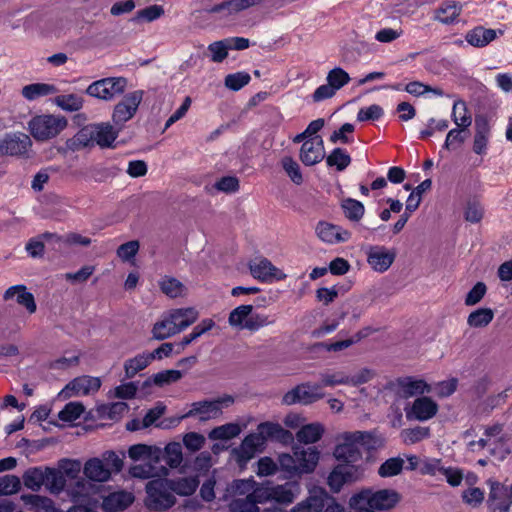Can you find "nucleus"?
<instances>
[{
	"label": "nucleus",
	"instance_id": "38",
	"mask_svg": "<svg viewBox=\"0 0 512 512\" xmlns=\"http://www.w3.org/2000/svg\"><path fill=\"white\" fill-rule=\"evenodd\" d=\"M451 118L454 124L462 129H468L472 124V116L468 110L467 104L461 99L454 101Z\"/></svg>",
	"mask_w": 512,
	"mask_h": 512
},
{
	"label": "nucleus",
	"instance_id": "62",
	"mask_svg": "<svg viewBox=\"0 0 512 512\" xmlns=\"http://www.w3.org/2000/svg\"><path fill=\"white\" fill-rule=\"evenodd\" d=\"M20 478L15 475H4L0 477V495H12L20 490Z\"/></svg>",
	"mask_w": 512,
	"mask_h": 512
},
{
	"label": "nucleus",
	"instance_id": "17",
	"mask_svg": "<svg viewBox=\"0 0 512 512\" xmlns=\"http://www.w3.org/2000/svg\"><path fill=\"white\" fill-rule=\"evenodd\" d=\"M249 269L251 275L262 282L279 281L286 278V274L266 258H255L251 260Z\"/></svg>",
	"mask_w": 512,
	"mask_h": 512
},
{
	"label": "nucleus",
	"instance_id": "63",
	"mask_svg": "<svg viewBox=\"0 0 512 512\" xmlns=\"http://www.w3.org/2000/svg\"><path fill=\"white\" fill-rule=\"evenodd\" d=\"M430 430L427 427H415L405 429L401 432V437L406 444L417 443L429 436Z\"/></svg>",
	"mask_w": 512,
	"mask_h": 512
},
{
	"label": "nucleus",
	"instance_id": "14",
	"mask_svg": "<svg viewBox=\"0 0 512 512\" xmlns=\"http://www.w3.org/2000/svg\"><path fill=\"white\" fill-rule=\"evenodd\" d=\"M94 486L86 480H78L73 491L76 504L68 512H98V500L90 496Z\"/></svg>",
	"mask_w": 512,
	"mask_h": 512
},
{
	"label": "nucleus",
	"instance_id": "22",
	"mask_svg": "<svg viewBox=\"0 0 512 512\" xmlns=\"http://www.w3.org/2000/svg\"><path fill=\"white\" fill-rule=\"evenodd\" d=\"M294 454L296 456L298 475L308 474L315 470L320 452L316 447H294Z\"/></svg>",
	"mask_w": 512,
	"mask_h": 512
},
{
	"label": "nucleus",
	"instance_id": "16",
	"mask_svg": "<svg viewBox=\"0 0 512 512\" xmlns=\"http://www.w3.org/2000/svg\"><path fill=\"white\" fill-rule=\"evenodd\" d=\"M396 252L385 246L374 245L367 250V263L378 273L386 272L393 264Z\"/></svg>",
	"mask_w": 512,
	"mask_h": 512
},
{
	"label": "nucleus",
	"instance_id": "54",
	"mask_svg": "<svg viewBox=\"0 0 512 512\" xmlns=\"http://www.w3.org/2000/svg\"><path fill=\"white\" fill-rule=\"evenodd\" d=\"M341 206L345 217L350 221L358 222L362 219L365 212L364 205L360 201L352 198L344 199Z\"/></svg>",
	"mask_w": 512,
	"mask_h": 512
},
{
	"label": "nucleus",
	"instance_id": "41",
	"mask_svg": "<svg viewBox=\"0 0 512 512\" xmlns=\"http://www.w3.org/2000/svg\"><path fill=\"white\" fill-rule=\"evenodd\" d=\"M128 410V404L122 401L103 404L97 408V412L102 418L113 421L120 420L128 412Z\"/></svg>",
	"mask_w": 512,
	"mask_h": 512
},
{
	"label": "nucleus",
	"instance_id": "60",
	"mask_svg": "<svg viewBox=\"0 0 512 512\" xmlns=\"http://www.w3.org/2000/svg\"><path fill=\"white\" fill-rule=\"evenodd\" d=\"M326 81L338 91L350 81L349 74L340 67H335L327 74Z\"/></svg>",
	"mask_w": 512,
	"mask_h": 512
},
{
	"label": "nucleus",
	"instance_id": "21",
	"mask_svg": "<svg viewBox=\"0 0 512 512\" xmlns=\"http://www.w3.org/2000/svg\"><path fill=\"white\" fill-rule=\"evenodd\" d=\"M264 448L261 436L255 433L248 434L238 448L233 450L236 460L240 464H246L257 452Z\"/></svg>",
	"mask_w": 512,
	"mask_h": 512
},
{
	"label": "nucleus",
	"instance_id": "26",
	"mask_svg": "<svg viewBox=\"0 0 512 512\" xmlns=\"http://www.w3.org/2000/svg\"><path fill=\"white\" fill-rule=\"evenodd\" d=\"M132 492L120 490L115 491L103 498L102 508L106 512H119L128 508L134 502Z\"/></svg>",
	"mask_w": 512,
	"mask_h": 512
},
{
	"label": "nucleus",
	"instance_id": "39",
	"mask_svg": "<svg viewBox=\"0 0 512 512\" xmlns=\"http://www.w3.org/2000/svg\"><path fill=\"white\" fill-rule=\"evenodd\" d=\"M151 362L152 359L149 352L138 354L135 357L126 360L124 363L125 377L128 379L133 378L137 373L149 366Z\"/></svg>",
	"mask_w": 512,
	"mask_h": 512
},
{
	"label": "nucleus",
	"instance_id": "43",
	"mask_svg": "<svg viewBox=\"0 0 512 512\" xmlns=\"http://www.w3.org/2000/svg\"><path fill=\"white\" fill-rule=\"evenodd\" d=\"M54 104L66 112H76L83 108L84 98L78 94H62L54 98Z\"/></svg>",
	"mask_w": 512,
	"mask_h": 512
},
{
	"label": "nucleus",
	"instance_id": "47",
	"mask_svg": "<svg viewBox=\"0 0 512 512\" xmlns=\"http://www.w3.org/2000/svg\"><path fill=\"white\" fill-rule=\"evenodd\" d=\"M242 431L241 426L238 423H226L224 425L213 428L208 438L210 440H223L227 441L237 437Z\"/></svg>",
	"mask_w": 512,
	"mask_h": 512
},
{
	"label": "nucleus",
	"instance_id": "9",
	"mask_svg": "<svg viewBox=\"0 0 512 512\" xmlns=\"http://www.w3.org/2000/svg\"><path fill=\"white\" fill-rule=\"evenodd\" d=\"M364 470L361 464L336 465L330 472L327 483L333 492H339L346 483H352L360 480Z\"/></svg>",
	"mask_w": 512,
	"mask_h": 512
},
{
	"label": "nucleus",
	"instance_id": "29",
	"mask_svg": "<svg viewBox=\"0 0 512 512\" xmlns=\"http://www.w3.org/2000/svg\"><path fill=\"white\" fill-rule=\"evenodd\" d=\"M159 463L153 461H144L143 463L132 465L129 468V474L138 479H151L159 476H167L168 469L164 466L158 467Z\"/></svg>",
	"mask_w": 512,
	"mask_h": 512
},
{
	"label": "nucleus",
	"instance_id": "61",
	"mask_svg": "<svg viewBox=\"0 0 512 512\" xmlns=\"http://www.w3.org/2000/svg\"><path fill=\"white\" fill-rule=\"evenodd\" d=\"M84 412V406L79 402H70L59 412L58 417L64 422L77 420Z\"/></svg>",
	"mask_w": 512,
	"mask_h": 512
},
{
	"label": "nucleus",
	"instance_id": "10",
	"mask_svg": "<svg viewBox=\"0 0 512 512\" xmlns=\"http://www.w3.org/2000/svg\"><path fill=\"white\" fill-rule=\"evenodd\" d=\"M325 396L321 384L303 383L288 391L283 396V402L286 405L311 404Z\"/></svg>",
	"mask_w": 512,
	"mask_h": 512
},
{
	"label": "nucleus",
	"instance_id": "42",
	"mask_svg": "<svg viewBox=\"0 0 512 512\" xmlns=\"http://www.w3.org/2000/svg\"><path fill=\"white\" fill-rule=\"evenodd\" d=\"M372 505L374 507V511L376 510H386L394 507V505L398 502V494L391 490H379L376 492H372Z\"/></svg>",
	"mask_w": 512,
	"mask_h": 512
},
{
	"label": "nucleus",
	"instance_id": "8",
	"mask_svg": "<svg viewBox=\"0 0 512 512\" xmlns=\"http://www.w3.org/2000/svg\"><path fill=\"white\" fill-rule=\"evenodd\" d=\"M126 86L127 80L124 77H107L92 82L85 92L90 97L111 101L122 94Z\"/></svg>",
	"mask_w": 512,
	"mask_h": 512
},
{
	"label": "nucleus",
	"instance_id": "34",
	"mask_svg": "<svg viewBox=\"0 0 512 512\" xmlns=\"http://www.w3.org/2000/svg\"><path fill=\"white\" fill-rule=\"evenodd\" d=\"M400 393L403 397H413L416 395L424 396V393L430 392V386L422 379L411 377L403 378L398 381Z\"/></svg>",
	"mask_w": 512,
	"mask_h": 512
},
{
	"label": "nucleus",
	"instance_id": "24",
	"mask_svg": "<svg viewBox=\"0 0 512 512\" xmlns=\"http://www.w3.org/2000/svg\"><path fill=\"white\" fill-rule=\"evenodd\" d=\"M5 301L15 300L17 304L23 306L30 314L37 310L35 298L25 285H14L9 287L3 294Z\"/></svg>",
	"mask_w": 512,
	"mask_h": 512
},
{
	"label": "nucleus",
	"instance_id": "59",
	"mask_svg": "<svg viewBox=\"0 0 512 512\" xmlns=\"http://www.w3.org/2000/svg\"><path fill=\"white\" fill-rule=\"evenodd\" d=\"M328 166H335L339 171L344 170L351 162V157L345 150L335 148L326 158Z\"/></svg>",
	"mask_w": 512,
	"mask_h": 512
},
{
	"label": "nucleus",
	"instance_id": "2",
	"mask_svg": "<svg viewBox=\"0 0 512 512\" xmlns=\"http://www.w3.org/2000/svg\"><path fill=\"white\" fill-rule=\"evenodd\" d=\"M467 446L472 452L486 450L496 459L504 460L512 452V439L501 425L495 424L486 427L482 436L478 440L469 441Z\"/></svg>",
	"mask_w": 512,
	"mask_h": 512
},
{
	"label": "nucleus",
	"instance_id": "19",
	"mask_svg": "<svg viewBox=\"0 0 512 512\" xmlns=\"http://www.w3.org/2000/svg\"><path fill=\"white\" fill-rule=\"evenodd\" d=\"M101 381L97 377L82 376L75 378L61 391L64 397L84 396L99 390Z\"/></svg>",
	"mask_w": 512,
	"mask_h": 512
},
{
	"label": "nucleus",
	"instance_id": "36",
	"mask_svg": "<svg viewBox=\"0 0 512 512\" xmlns=\"http://www.w3.org/2000/svg\"><path fill=\"white\" fill-rule=\"evenodd\" d=\"M262 1L263 0H229L214 6L211 11L228 16L257 5Z\"/></svg>",
	"mask_w": 512,
	"mask_h": 512
},
{
	"label": "nucleus",
	"instance_id": "4",
	"mask_svg": "<svg viewBox=\"0 0 512 512\" xmlns=\"http://www.w3.org/2000/svg\"><path fill=\"white\" fill-rule=\"evenodd\" d=\"M233 403L234 398L231 395L193 402L182 415L173 420V425H178L186 418H195L200 422L217 419L223 414V410L230 407Z\"/></svg>",
	"mask_w": 512,
	"mask_h": 512
},
{
	"label": "nucleus",
	"instance_id": "25",
	"mask_svg": "<svg viewBox=\"0 0 512 512\" xmlns=\"http://www.w3.org/2000/svg\"><path fill=\"white\" fill-rule=\"evenodd\" d=\"M502 30H495L485 28L483 26H476L467 31L465 40L468 44L476 48H482L494 41L499 35H502Z\"/></svg>",
	"mask_w": 512,
	"mask_h": 512
},
{
	"label": "nucleus",
	"instance_id": "27",
	"mask_svg": "<svg viewBox=\"0 0 512 512\" xmlns=\"http://www.w3.org/2000/svg\"><path fill=\"white\" fill-rule=\"evenodd\" d=\"M128 456L133 461H153L160 463L162 460V449L154 445L135 444L128 450Z\"/></svg>",
	"mask_w": 512,
	"mask_h": 512
},
{
	"label": "nucleus",
	"instance_id": "55",
	"mask_svg": "<svg viewBox=\"0 0 512 512\" xmlns=\"http://www.w3.org/2000/svg\"><path fill=\"white\" fill-rule=\"evenodd\" d=\"M321 386L334 387L336 385H349V375L344 371L329 370L321 373Z\"/></svg>",
	"mask_w": 512,
	"mask_h": 512
},
{
	"label": "nucleus",
	"instance_id": "23",
	"mask_svg": "<svg viewBox=\"0 0 512 512\" xmlns=\"http://www.w3.org/2000/svg\"><path fill=\"white\" fill-rule=\"evenodd\" d=\"M328 494L323 488H313L309 496L294 506L290 512H320L326 505Z\"/></svg>",
	"mask_w": 512,
	"mask_h": 512
},
{
	"label": "nucleus",
	"instance_id": "51",
	"mask_svg": "<svg viewBox=\"0 0 512 512\" xmlns=\"http://www.w3.org/2000/svg\"><path fill=\"white\" fill-rule=\"evenodd\" d=\"M161 291L170 298L181 297L186 293V287L176 278L165 276L161 279Z\"/></svg>",
	"mask_w": 512,
	"mask_h": 512
},
{
	"label": "nucleus",
	"instance_id": "15",
	"mask_svg": "<svg viewBox=\"0 0 512 512\" xmlns=\"http://www.w3.org/2000/svg\"><path fill=\"white\" fill-rule=\"evenodd\" d=\"M315 232L322 242L330 245L348 242L352 237L349 230L326 221H320L316 225Z\"/></svg>",
	"mask_w": 512,
	"mask_h": 512
},
{
	"label": "nucleus",
	"instance_id": "20",
	"mask_svg": "<svg viewBox=\"0 0 512 512\" xmlns=\"http://www.w3.org/2000/svg\"><path fill=\"white\" fill-rule=\"evenodd\" d=\"M324 157V143L320 136H315L304 141L300 149V160L304 165H315L321 162Z\"/></svg>",
	"mask_w": 512,
	"mask_h": 512
},
{
	"label": "nucleus",
	"instance_id": "12",
	"mask_svg": "<svg viewBox=\"0 0 512 512\" xmlns=\"http://www.w3.org/2000/svg\"><path fill=\"white\" fill-rule=\"evenodd\" d=\"M438 409V404L432 398L420 396L405 407V413L408 420L424 422L432 419Z\"/></svg>",
	"mask_w": 512,
	"mask_h": 512
},
{
	"label": "nucleus",
	"instance_id": "40",
	"mask_svg": "<svg viewBox=\"0 0 512 512\" xmlns=\"http://www.w3.org/2000/svg\"><path fill=\"white\" fill-rule=\"evenodd\" d=\"M171 491L174 495L179 496H190L192 495L197 487L199 481L196 477H183L178 479H170Z\"/></svg>",
	"mask_w": 512,
	"mask_h": 512
},
{
	"label": "nucleus",
	"instance_id": "6",
	"mask_svg": "<svg viewBox=\"0 0 512 512\" xmlns=\"http://www.w3.org/2000/svg\"><path fill=\"white\" fill-rule=\"evenodd\" d=\"M68 125L62 115L41 114L28 122V129L37 141H46L59 135Z\"/></svg>",
	"mask_w": 512,
	"mask_h": 512
},
{
	"label": "nucleus",
	"instance_id": "46",
	"mask_svg": "<svg viewBox=\"0 0 512 512\" xmlns=\"http://www.w3.org/2000/svg\"><path fill=\"white\" fill-rule=\"evenodd\" d=\"M254 310L252 305H240L229 313L228 323L237 330H245L250 313Z\"/></svg>",
	"mask_w": 512,
	"mask_h": 512
},
{
	"label": "nucleus",
	"instance_id": "7",
	"mask_svg": "<svg viewBox=\"0 0 512 512\" xmlns=\"http://www.w3.org/2000/svg\"><path fill=\"white\" fill-rule=\"evenodd\" d=\"M117 131L109 123H97L83 127L76 135L78 145L87 147L97 144L110 147L117 137Z\"/></svg>",
	"mask_w": 512,
	"mask_h": 512
},
{
	"label": "nucleus",
	"instance_id": "3",
	"mask_svg": "<svg viewBox=\"0 0 512 512\" xmlns=\"http://www.w3.org/2000/svg\"><path fill=\"white\" fill-rule=\"evenodd\" d=\"M177 502L170 479L156 478L145 485L144 507L148 512H168Z\"/></svg>",
	"mask_w": 512,
	"mask_h": 512
},
{
	"label": "nucleus",
	"instance_id": "49",
	"mask_svg": "<svg viewBox=\"0 0 512 512\" xmlns=\"http://www.w3.org/2000/svg\"><path fill=\"white\" fill-rule=\"evenodd\" d=\"M493 318L494 312L491 308H479L469 314L467 324L473 328H482L488 326Z\"/></svg>",
	"mask_w": 512,
	"mask_h": 512
},
{
	"label": "nucleus",
	"instance_id": "30",
	"mask_svg": "<svg viewBox=\"0 0 512 512\" xmlns=\"http://www.w3.org/2000/svg\"><path fill=\"white\" fill-rule=\"evenodd\" d=\"M463 6L456 1H445L436 10L434 20L442 24H453L457 21L462 12Z\"/></svg>",
	"mask_w": 512,
	"mask_h": 512
},
{
	"label": "nucleus",
	"instance_id": "56",
	"mask_svg": "<svg viewBox=\"0 0 512 512\" xmlns=\"http://www.w3.org/2000/svg\"><path fill=\"white\" fill-rule=\"evenodd\" d=\"M275 319L264 313L254 312L250 313L249 319L245 325V330L256 332L259 329L274 324Z\"/></svg>",
	"mask_w": 512,
	"mask_h": 512
},
{
	"label": "nucleus",
	"instance_id": "44",
	"mask_svg": "<svg viewBox=\"0 0 512 512\" xmlns=\"http://www.w3.org/2000/svg\"><path fill=\"white\" fill-rule=\"evenodd\" d=\"M46 468L33 467L29 468L23 474V483L25 487L32 491H39L45 484Z\"/></svg>",
	"mask_w": 512,
	"mask_h": 512
},
{
	"label": "nucleus",
	"instance_id": "53",
	"mask_svg": "<svg viewBox=\"0 0 512 512\" xmlns=\"http://www.w3.org/2000/svg\"><path fill=\"white\" fill-rule=\"evenodd\" d=\"M163 452L162 458L170 468H177L183 460L182 446L178 442L168 443Z\"/></svg>",
	"mask_w": 512,
	"mask_h": 512
},
{
	"label": "nucleus",
	"instance_id": "31",
	"mask_svg": "<svg viewBox=\"0 0 512 512\" xmlns=\"http://www.w3.org/2000/svg\"><path fill=\"white\" fill-rule=\"evenodd\" d=\"M21 500L25 508L30 512H62L54 506L51 499L44 496L23 494Z\"/></svg>",
	"mask_w": 512,
	"mask_h": 512
},
{
	"label": "nucleus",
	"instance_id": "13",
	"mask_svg": "<svg viewBox=\"0 0 512 512\" xmlns=\"http://www.w3.org/2000/svg\"><path fill=\"white\" fill-rule=\"evenodd\" d=\"M32 146L30 137L23 132H11L0 141V152L9 156H24Z\"/></svg>",
	"mask_w": 512,
	"mask_h": 512
},
{
	"label": "nucleus",
	"instance_id": "28",
	"mask_svg": "<svg viewBox=\"0 0 512 512\" xmlns=\"http://www.w3.org/2000/svg\"><path fill=\"white\" fill-rule=\"evenodd\" d=\"M256 434L261 436L264 445L267 440L286 442L292 438L289 431L285 430L280 424L273 422L260 423L257 427Z\"/></svg>",
	"mask_w": 512,
	"mask_h": 512
},
{
	"label": "nucleus",
	"instance_id": "48",
	"mask_svg": "<svg viewBox=\"0 0 512 512\" xmlns=\"http://www.w3.org/2000/svg\"><path fill=\"white\" fill-rule=\"evenodd\" d=\"M255 491L246 497H237L233 499L229 505L231 512H259L257 506L258 498L255 496Z\"/></svg>",
	"mask_w": 512,
	"mask_h": 512
},
{
	"label": "nucleus",
	"instance_id": "18",
	"mask_svg": "<svg viewBox=\"0 0 512 512\" xmlns=\"http://www.w3.org/2000/svg\"><path fill=\"white\" fill-rule=\"evenodd\" d=\"M487 504L490 512H508L512 505L511 490L498 482H490Z\"/></svg>",
	"mask_w": 512,
	"mask_h": 512
},
{
	"label": "nucleus",
	"instance_id": "58",
	"mask_svg": "<svg viewBox=\"0 0 512 512\" xmlns=\"http://www.w3.org/2000/svg\"><path fill=\"white\" fill-rule=\"evenodd\" d=\"M138 391V385L134 382L123 383L108 392L110 399L119 398L122 400L133 399Z\"/></svg>",
	"mask_w": 512,
	"mask_h": 512
},
{
	"label": "nucleus",
	"instance_id": "57",
	"mask_svg": "<svg viewBox=\"0 0 512 512\" xmlns=\"http://www.w3.org/2000/svg\"><path fill=\"white\" fill-rule=\"evenodd\" d=\"M44 485L51 493H59L65 486V479L59 471L46 468Z\"/></svg>",
	"mask_w": 512,
	"mask_h": 512
},
{
	"label": "nucleus",
	"instance_id": "52",
	"mask_svg": "<svg viewBox=\"0 0 512 512\" xmlns=\"http://www.w3.org/2000/svg\"><path fill=\"white\" fill-rule=\"evenodd\" d=\"M261 484H258L253 478L234 480L229 486V491L234 496H250L254 490H257Z\"/></svg>",
	"mask_w": 512,
	"mask_h": 512
},
{
	"label": "nucleus",
	"instance_id": "1",
	"mask_svg": "<svg viewBox=\"0 0 512 512\" xmlns=\"http://www.w3.org/2000/svg\"><path fill=\"white\" fill-rule=\"evenodd\" d=\"M374 436L368 431L344 432L337 438L334 457L345 464H360L362 451L374 446Z\"/></svg>",
	"mask_w": 512,
	"mask_h": 512
},
{
	"label": "nucleus",
	"instance_id": "45",
	"mask_svg": "<svg viewBox=\"0 0 512 512\" xmlns=\"http://www.w3.org/2000/svg\"><path fill=\"white\" fill-rule=\"evenodd\" d=\"M324 432L320 423L302 425L296 434L297 440L301 443L312 444L317 442Z\"/></svg>",
	"mask_w": 512,
	"mask_h": 512
},
{
	"label": "nucleus",
	"instance_id": "64",
	"mask_svg": "<svg viewBox=\"0 0 512 512\" xmlns=\"http://www.w3.org/2000/svg\"><path fill=\"white\" fill-rule=\"evenodd\" d=\"M251 80V77L246 72H237L229 74L225 78V86L233 91H238L247 85Z\"/></svg>",
	"mask_w": 512,
	"mask_h": 512
},
{
	"label": "nucleus",
	"instance_id": "5",
	"mask_svg": "<svg viewBox=\"0 0 512 512\" xmlns=\"http://www.w3.org/2000/svg\"><path fill=\"white\" fill-rule=\"evenodd\" d=\"M300 493L301 486L297 481H288L283 484L267 481L259 486L255 491V496L260 503L273 501L278 504L289 505Z\"/></svg>",
	"mask_w": 512,
	"mask_h": 512
},
{
	"label": "nucleus",
	"instance_id": "35",
	"mask_svg": "<svg viewBox=\"0 0 512 512\" xmlns=\"http://www.w3.org/2000/svg\"><path fill=\"white\" fill-rule=\"evenodd\" d=\"M85 476L95 482H106L111 475L104 461L100 458H92L84 465Z\"/></svg>",
	"mask_w": 512,
	"mask_h": 512
},
{
	"label": "nucleus",
	"instance_id": "50",
	"mask_svg": "<svg viewBox=\"0 0 512 512\" xmlns=\"http://www.w3.org/2000/svg\"><path fill=\"white\" fill-rule=\"evenodd\" d=\"M372 491L363 490L350 499V506L354 512H375L372 505Z\"/></svg>",
	"mask_w": 512,
	"mask_h": 512
},
{
	"label": "nucleus",
	"instance_id": "33",
	"mask_svg": "<svg viewBox=\"0 0 512 512\" xmlns=\"http://www.w3.org/2000/svg\"><path fill=\"white\" fill-rule=\"evenodd\" d=\"M152 336L156 340H164L179 333L175 322L171 319L168 312H165L153 325Z\"/></svg>",
	"mask_w": 512,
	"mask_h": 512
},
{
	"label": "nucleus",
	"instance_id": "11",
	"mask_svg": "<svg viewBox=\"0 0 512 512\" xmlns=\"http://www.w3.org/2000/svg\"><path fill=\"white\" fill-rule=\"evenodd\" d=\"M144 92L142 90L132 91L115 106L113 111V121L116 125H122L130 120L136 113L142 102Z\"/></svg>",
	"mask_w": 512,
	"mask_h": 512
},
{
	"label": "nucleus",
	"instance_id": "32",
	"mask_svg": "<svg viewBox=\"0 0 512 512\" xmlns=\"http://www.w3.org/2000/svg\"><path fill=\"white\" fill-rule=\"evenodd\" d=\"M179 333L192 325L199 317V313L195 308H177L167 311Z\"/></svg>",
	"mask_w": 512,
	"mask_h": 512
},
{
	"label": "nucleus",
	"instance_id": "37",
	"mask_svg": "<svg viewBox=\"0 0 512 512\" xmlns=\"http://www.w3.org/2000/svg\"><path fill=\"white\" fill-rule=\"evenodd\" d=\"M58 92V89L48 83H33L22 88L21 94L28 101H34L40 97L52 95Z\"/></svg>",
	"mask_w": 512,
	"mask_h": 512
}]
</instances>
